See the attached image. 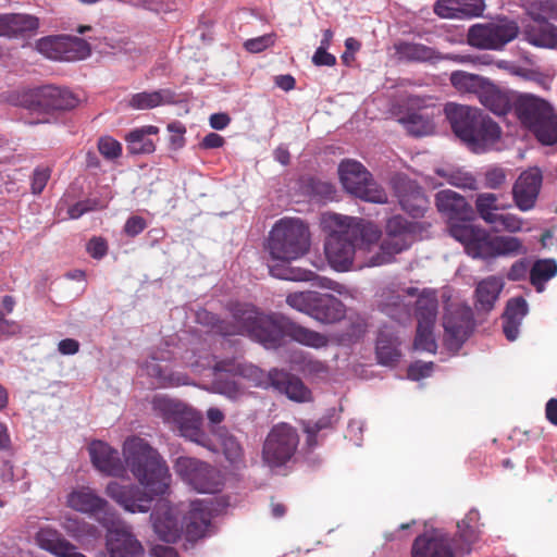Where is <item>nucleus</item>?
I'll list each match as a JSON object with an SVG mask.
<instances>
[{
  "instance_id": "nucleus-1",
  "label": "nucleus",
  "mask_w": 557,
  "mask_h": 557,
  "mask_svg": "<svg viewBox=\"0 0 557 557\" xmlns=\"http://www.w3.org/2000/svg\"><path fill=\"white\" fill-rule=\"evenodd\" d=\"M92 466L108 476L124 478L129 471L139 485L110 481L106 495L131 513L148 512L156 496L164 495L171 475L165 460L157 449L139 436L127 437L122 447L123 460L116 449L102 441L88 446Z\"/></svg>"
},
{
  "instance_id": "nucleus-2",
  "label": "nucleus",
  "mask_w": 557,
  "mask_h": 557,
  "mask_svg": "<svg viewBox=\"0 0 557 557\" xmlns=\"http://www.w3.org/2000/svg\"><path fill=\"white\" fill-rule=\"evenodd\" d=\"M187 366L199 374L208 371L207 376L212 377L214 391L230 399H238L245 394L240 380H247L256 387L273 386L297 403H307L312 399L311 391L300 379L277 369L265 374L256 366L237 360L215 361L211 356H200L195 361L187 360Z\"/></svg>"
},
{
  "instance_id": "nucleus-3",
  "label": "nucleus",
  "mask_w": 557,
  "mask_h": 557,
  "mask_svg": "<svg viewBox=\"0 0 557 557\" xmlns=\"http://www.w3.org/2000/svg\"><path fill=\"white\" fill-rule=\"evenodd\" d=\"M234 325L219 321L215 315L202 310L197 313V320L210 325L221 335L245 334L262 344L265 348H275L281 344L284 333L293 341L314 349L329 344L324 334L307 329L296 323H287L275 315L259 313L250 305H238L233 311Z\"/></svg>"
},
{
  "instance_id": "nucleus-4",
  "label": "nucleus",
  "mask_w": 557,
  "mask_h": 557,
  "mask_svg": "<svg viewBox=\"0 0 557 557\" xmlns=\"http://www.w3.org/2000/svg\"><path fill=\"white\" fill-rule=\"evenodd\" d=\"M321 227L326 234L324 252L329 264L338 272L369 268L372 248L382 236L381 230L362 219L325 212Z\"/></svg>"
},
{
  "instance_id": "nucleus-5",
  "label": "nucleus",
  "mask_w": 557,
  "mask_h": 557,
  "mask_svg": "<svg viewBox=\"0 0 557 557\" xmlns=\"http://www.w3.org/2000/svg\"><path fill=\"white\" fill-rule=\"evenodd\" d=\"M309 249L310 232L301 220H278L270 231L267 250L272 260L283 264L270 265V274L287 281H312L315 277L312 271L285 265L304 257Z\"/></svg>"
},
{
  "instance_id": "nucleus-6",
  "label": "nucleus",
  "mask_w": 557,
  "mask_h": 557,
  "mask_svg": "<svg viewBox=\"0 0 557 557\" xmlns=\"http://www.w3.org/2000/svg\"><path fill=\"white\" fill-rule=\"evenodd\" d=\"M180 513L181 510L173 508L168 500L158 502L150 519L160 540L173 543L180 539L183 531L189 540L205 536L211 520V510L205 500L190 503V509L184 522L181 521Z\"/></svg>"
},
{
  "instance_id": "nucleus-7",
  "label": "nucleus",
  "mask_w": 557,
  "mask_h": 557,
  "mask_svg": "<svg viewBox=\"0 0 557 557\" xmlns=\"http://www.w3.org/2000/svg\"><path fill=\"white\" fill-rule=\"evenodd\" d=\"M445 114L455 135L468 148L481 153L492 149L500 139L502 131L497 123L480 110L456 103L445 106Z\"/></svg>"
},
{
  "instance_id": "nucleus-8",
  "label": "nucleus",
  "mask_w": 557,
  "mask_h": 557,
  "mask_svg": "<svg viewBox=\"0 0 557 557\" xmlns=\"http://www.w3.org/2000/svg\"><path fill=\"white\" fill-rule=\"evenodd\" d=\"M421 231V225L417 222H410L403 216L396 215L387 220L385 224V235L382 242L376 243V247L369 253L370 265L380 267L391 263L395 257L410 248L417 240Z\"/></svg>"
},
{
  "instance_id": "nucleus-9",
  "label": "nucleus",
  "mask_w": 557,
  "mask_h": 557,
  "mask_svg": "<svg viewBox=\"0 0 557 557\" xmlns=\"http://www.w3.org/2000/svg\"><path fill=\"white\" fill-rule=\"evenodd\" d=\"M152 409L164 423L177 430L181 436L209 448V440L201 430L202 417L199 412L183 403L163 396L153 398Z\"/></svg>"
},
{
  "instance_id": "nucleus-10",
  "label": "nucleus",
  "mask_w": 557,
  "mask_h": 557,
  "mask_svg": "<svg viewBox=\"0 0 557 557\" xmlns=\"http://www.w3.org/2000/svg\"><path fill=\"white\" fill-rule=\"evenodd\" d=\"M517 114L542 144L557 141V116L548 102L531 95L524 96L518 102Z\"/></svg>"
},
{
  "instance_id": "nucleus-11",
  "label": "nucleus",
  "mask_w": 557,
  "mask_h": 557,
  "mask_svg": "<svg viewBox=\"0 0 557 557\" xmlns=\"http://www.w3.org/2000/svg\"><path fill=\"white\" fill-rule=\"evenodd\" d=\"M343 187L351 195L369 202L385 203L387 195L372 178L371 173L358 161L346 159L338 165Z\"/></svg>"
},
{
  "instance_id": "nucleus-12",
  "label": "nucleus",
  "mask_w": 557,
  "mask_h": 557,
  "mask_svg": "<svg viewBox=\"0 0 557 557\" xmlns=\"http://www.w3.org/2000/svg\"><path fill=\"white\" fill-rule=\"evenodd\" d=\"M519 33L518 23L504 17L494 22L472 25L468 30L467 41L471 47L478 49L500 51L515 40Z\"/></svg>"
},
{
  "instance_id": "nucleus-13",
  "label": "nucleus",
  "mask_w": 557,
  "mask_h": 557,
  "mask_svg": "<svg viewBox=\"0 0 557 557\" xmlns=\"http://www.w3.org/2000/svg\"><path fill=\"white\" fill-rule=\"evenodd\" d=\"M65 505L74 511L96 517L102 527L117 517L115 508L88 485L73 487L65 496Z\"/></svg>"
},
{
  "instance_id": "nucleus-14",
  "label": "nucleus",
  "mask_w": 557,
  "mask_h": 557,
  "mask_svg": "<svg viewBox=\"0 0 557 557\" xmlns=\"http://www.w3.org/2000/svg\"><path fill=\"white\" fill-rule=\"evenodd\" d=\"M299 444L297 431L287 423H278L269 432L262 449V459L270 468L288 462Z\"/></svg>"
},
{
  "instance_id": "nucleus-15",
  "label": "nucleus",
  "mask_w": 557,
  "mask_h": 557,
  "mask_svg": "<svg viewBox=\"0 0 557 557\" xmlns=\"http://www.w3.org/2000/svg\"><path fill=\"white\" fill-rule=\"evenodd\" d=\"M181 479L198 493L213 494L222 488L221 473L210 465L190 457H180L174 465Z\"/></svg>"
},
{
  "instance_id": "nucleus-16",
  "label": "nucleus",
  "mask_w": 557,
  "mask_h": 557,
  "mask_svg": "<svg viewBox=\"0 0 557 557\" xmlns=\"http://www.w3.org/2000/svg\"><path fill=\"white\" fill-rule=\"evenodd\" d=\"M77 101L67 89L44 86L23 92L17 104L33 112H52L73 109Z\"/></svg>"
},
{
  "instance_id": "nucleus-17",
  "label": "nucleus",
  "mask_w": 557,
  "mask_h": 557,
  "mask_svg": "<svg viewBox=\"0 0 557 557\" xmlns=\"http://www.w3.org/2000/svg\"><path fill=\"white\" fill-rule=\"evenodd\" d=\"M103 528L107 530L106 547L110 557H144L143 544L119 515L114 522Z\"/></svg>"
},
{
  "instance_id": "nucleus-18",
  "label": "nucleus",
  "mask_w": 557,
  "mask_h": 557,
  "mask_svg": "<svg viewBox=\"0 0 557 557\" xmlns=\"http://www.w3.org/2000/svg\"><path fill=\"white\" fill-rule=\"evenodd\" d=\"M36 48L48 59L58 61L83 60L90 54L89 45L84 39L72 36L42 38L37 41Z\"/></svg>"
},
{
  "instance_id": "nucleus-19",
  "label": "nucleus",
  "mask_w": 557,
  "mask_h": 557,
  "mask_svg": "<svg viewBox=\"0 0 557 557\" xmlns=\"http://www.w3.org/2000/svg\"><path fill=\"white\" fill-rule=\"evenodd\" d=\"M451 236L465 246L472 258H493V237L486 231L470 223L453 224Z\"/></svg>"
},
{
  "instance_id": "nucleus-20",
  "label": "nucleus",
  "mask_w": 557,
  "mask_h": 557,
  "mask_svg": "<svg viewBox=\"0 0 557 557\" xmlns=\"http://www.w3.org/2000/svg\"><path fill=\"white\" fill-rule=\"evenodd\" d=\"M409 104L417 108L399 117V123L413 136H428L434 133V117L440 109L426 103V99L414 96L409 98Z\"/></svg>"
},
{
  "instance_id": "nucleus-21",
  "label": "nucleus",
  "mask_w": 557,
  "mask_h": 557,
  "mask_svg": "<svg viewBox=\"0 0 557 557\" xmlns=\"http://www.w3.org/2000/svg\"><path fill=\"white\" fill-rule=\"evenodd\" d=\"M457 543L454 545L441 530H432L418 536L412 545V557H461Z\"/></svg>"
},
{
  "instance_id": "nucleus-22",
  "label": "nucleus",
  "mask_w": 557,
  "mask_h": 557,
  "mask_svg": "<svg viewBox=\"0 0 557 557\" xmlns=\"http://www.w3.org/2000/svg\"><path fill=\"white\" fill-rule=\"evenodd\" d=\"M435 206L438 212L448 220L450 234L453 224L469 223L473 214L466 198L450 189L441 190L435 195Z\"/></svg>"
},
{
  "instance_id": "nucleus-23",
  "label": "nucleus",
  "mask_w": 557,
  "mask_h": 557,
  "mask_svg": "<svg viewBox=\"0 0 557 557\" xmlns=\"http://www.w3.org/2000/svg\"><path fill=\"white\" fill-rule=\"evenodd\" d=\"M542 185V173L537 168L524 171L512 188L516 206L521 211L534 208Z\"/></svg>"
},
{
  "instance_id": "nucleus-24",
  "label": "nucleus",
  "mask_w": 557,
  "mask_h": 557,
  "mask_svg": "<svg viewBox=\"0 0 557 557\" xmlns=\"http://www.w3.org/2000/svg\"><path fill=\"white\" fill-rule=\"evenodd\" d=\"M395 190L403 210L414 218L424 214L428 209L429 200L417 183L400 177L395 184Z\"/></svg>"
},
{
  "instance_id": "nucleus-25",
  "label": "nucleus",
  "mask_w": 557,
  "mask_h": 557,
  "mask_svg": "<svg viewBox=\"0 0 557 557\" xmlns=\"http://www.w3.org/2000/svg\"><path fill=\"white\" fill-rule=\"evenodd\" d=\"M418 288L406 287L400 289H384L380 295L381 310L394 320L406 321L410 317L409 304L405 301L406 296L413 297Z\"/></svg>"
},
{
  "instance_id": "nucleus-26",
  "label": "nucleus",
  "mask_w": 557,
  "mask_h": 557,
  "mask_svg": "<svg viewBox=\"0 0 557 557\" xmlns=\"http://www.w3.org/2000/svg\"><path fill=\"white\" fill-rule=\"evenodd\" d=\"M37 545L55 557H87L79 553L77 547L69 542L63 535L51 527H44L38 530L35 536Z\"/></svg>"
},
{
  "instance_id": "nucleus-27",
  "label": "nucleus",
  "mask_w": 557,
  "mask_h": 557,
  "mask_svg": "<svg viewBox=\"0 0 557 557\" xmlns=\"http://www.w3.org/2000/svg\"><path fill=\"white\" fill-rule=\"evenodd\" d=\"M435 175L441 178V181H437L434 176L431 175H425L423 178L424 184L432 189L441 187L445 184L463 189L476 188V181L474 176L461 168L453 165L441 166L435 169Z\"/></svg>"
},
{
  "instance_id": "nucleus-28",
  "label": "nucleus",
  "mask_w": 557,
  "mask_h": 557,
  "mask_svg": "<svg viewBox=\"0 0 557 557\" xmlns=\"http://www.w3.org/2000/svg\"><path fill=\"white\" fill-rule=\"evenodd\" d=\"M522 37L530 45L540 48H554L557 46V26L548 21L522 23Z\"/></svg>"
},
{
  "instance_id": "nucleus-29",
  "label": "nucleus",
  "mask_w": 557,
  "mask_h": 557,
  "mask_svg": "<svg viewBox=\"0 0 557 557\" xmlns=\"http://www.w3.org/2000/svg\"><path fill=\"white\" fill-rule=\"evenodd\" d=\"M471 323V312L469 309L456 311L454 314H445L443 326L446 341L450 347L458 348L467 338Z\"/></svg>"
},
{
  "instance_id": "nucleus-30",
  "label": "nucleus",
  "mask_w": 557,
  "mask_h": 557,
  "mask_svg": "<svg viewBox=\"0 0 557 557\" xmlns=\"http://www.w3.org/2000/svg\"><path fill=\"white\" fill-rule=\"evenodd\" d=\"M395 52L400 60L408 62L435 63L443 60V55L433 47L412 41H398L394 45Z\"/></svg>"
},
{
  "instance_id": "nucleus-31",
  "label": "nucleus",
  "mask_w": 557,
  "mask_h": 557,
  "mask_svg": "<svg viewBox=\"0 0 557 557\" xmlns=\"http://www.w3.org/2000/svg\"><path fill=\"white\" fill-rule=\"evenodd\" d=\"M479 519V511L476 509H471L457 524L458 540L454 542L457 543V547L462 555L469 554L471 552V546L480 539L481 529Z\"/></svg>"
},
{
  "instance_id": "nucleus-32",
  "label": "nucleus",
  "mask_w": 557,
  "mask_h": 557,
  "mask_svg": "<svg viewBox=\"0 0 557 557\" xmlns=\"http://www.w3.org/2000/svg\"><path fill=\"white\" fill-rule=\"evenodd\" d=\"M416 318L418 325H435L438 313V298L436 290L424 288L417 292Z\"/></svg>"
},
{
  "instance_id": "nucleus-33",
  "label": "nucleus",
  "mask_w": 557,
  "mask_h": 557,
  "mask_svg": "<svg viewBox=\"0 0 557 557\" xmlns=\"http://www.w3.org/2000/svg\"><path fill=\"white\" fill-rule=\"evenodd\" d=\"M345 317L344 304L330 294L319 295L318 301L314 304L312 317L321 323H334Z\"/></svg>"
},
{
  "instance_id": "nucleus-34",
  "label": "nucleus",
  "mask_w": 557,
  "mask_h": 557,
  "mask_svg": "<svg viewBox=\"0 0 557 557\" xmlns=\"http://www.w3.org/2000/svg\"><path fill=\"white\" fill-rule=\"evenodd\" d=\"M478 98L482 106L497 115H505L511 109L508 94L487 81L479 91Z\"/></svg>"
},
{
  "instance_id": "nucleus-35",
  "label": "nucleus",
  "mask_w": 557,
  "mask_h": 557,
  "mask_svg": "<svg viewBox=\"0 0 557 557\" xmlns=\"http://www.w3.org/2000/svg\"><path fill=\"white\" fill-rule=\"evenodd\" d=\"M159 133V128L153 125H145L131 131L125 140L127 149L132 154L152 153L156 150L153 140L150 138Z\"/></svg>"
},
{
  "instance_id": "nucleus-36",
  "label": "nucleus",
  "mask_w": 557,
  "mask_h": 557,
  "mask_svg": "<svg viewBox=\"0 0 557 557\" xmlns=\"http://www.w3.org/2000/svg\"><path fill=\"white\" fill-rule=\"evenodd\" d=\"M503 287L504 282L499 277L488 276L482 280L475 289V308L481 311L492 310Z\"/></svg>"
},
{
  "instance_id": "nucleus-37",
  "label": "nucleus",
  "mask_w": 557,
  "mask_h": 557,
  "mask_svg": "<svg viewBox=\"0 0 557 557\" xmlns=\"http://www.w3.org/2000/svg\"><path fill=\"white\" fill-rule=\"evenodd\" d=\"M144 371L154 380L153 383L159 387H175L188 384L185 374L168 371L154 359L146 362Z\"/></svg>"
},
{
  "instance_id": "nucleus-38",
  "label": "nucleus",
  "mask_w": 557,
  "mask_h": 557,
  "mask_svg": "<svg viewBox=\"0 0 557 557\" xmlns=\"http://www.w3.org/2000/svg\"><path fill=\"white\" fill-rule=\"evenodd\" d=\"M174 100V95L169 89L156 91H143L134 94L127 101L129 108L134 110H149L159 106L170 103Z\"/></svg>"
},
{
  "instance_id": "nucleus-39",
  "label": "nucleus",
  "mask_w": 557,
  "mask_h": 557,
  "mask_svg": "<svg viewBox=\"0 0 557 557\" xmlns=\"http://www.w3.org/2000/svg\"><path fill=\"white\" fill-rule=\"evenodd\" d=\"M557 274V263L554 259H540L530 269V281L536 292L542 293L545 284Z\"/></svg>"
},
{
  "instance_id": "nucleus-40",
  "label": "nucleus",
  "mask_w": 557,
  "mask_h": 557,
  "mask_svg": "<svg viewBox=\"0 0 557 557\" xmlns=\"http://www.w3.org/2000/svg\"><path fill=\"white\" fill-rule=\"evenodd\" d=\"M399 342L396 337H388L385 331H381L376 341L377 360L383 366H394L400 357Z\"/></svg>"
},
{
  "instance_id": "nucleus-41",
  "label": "nucleus",
  "mask_w": 557,
  "mask_h": 557,
  "mask_svg": "<svg viewBox=\"0 0 557 557\" xmlns=\"http://www.w3.org/2000/svg\"><path fill=\"white\" fill-rule=\"evenodd\" d=\"M7 22L9 33L8 37H16L18 35L34 33L39 27V20L29 14H7Z\"/></svg>"
},
{
  "instance_id": "nucleus-42",
  "label": "nucleus",
  "mask_w": 557,
  "mask_h": 557,
  "mask_svg": "<svg viewBox=\"0 0 557 557\" xmlns=\"http://www.w3.org/2000/svg\"><path fill=\"white\" fill-rule=\"evenodd\" d=\"M451 85L459 92H468L478 95L482 86L486 82L485 78L465 71H455L449 78Z\"/></svg>"
},
{
  "instance_id": "nucleus-43",
  "label": "nucleus",
  "mask_w": 557,
  "mask_h": 557,
  "mask_svg": "<svg viewBox=\"0 0 557 557\" xmlns=\"http://www.w3.org/2000/svg\"><path fill=\"white\" fill-rule=\"evenodd\" d=\"M475 207L479 215L488 224L494 223L497 211L506 209L505 205L498 203L497 196L492 193L478 195Z\"/></svg>"
},
{
  "instance_id": "nucleus-44",
  "label": "nucleus",
  "mask_w": 557,
  "mask_h": 557,
  "mask_svg": "<svg viewBox=\"0 0 557 557\" xmlns=\"http://www.w3.org/2000/svg\"><path fill=\"white\" fill-rule=\"evenodd\" d=\"M61 527L78 542H83L87 536L94 537L97 533L95 525L74 517H64Z\"/></svg>"
},
{
  "instance_id": "nucleus-45",
  "label": "nucleus",
  "mask_w": 557,
  "mask_h": 557,
  "mask_svg": "<svg viewBox=\"0 0 557 557\" xmlns=\"http://www.w3.org/2000/svg\"><path fill=\"white\" fill-rule=\"evenodd\" d=\"M319 295L320 293L314 290L292 293L287 295L286 302L293 309L312 317Z\"/></svg>"
},
{
  "instance_id": "nucleus-46",
  "label": "nucleus",
  "mask_w": 557,
  "mask_h": 557,
  "mask_svg": "<svg viewBox=\"0 0 557 557\" xmlns=\"http://www.w3.org/2000/svg\"><path fill=\"white\" fill-rule=\"evenodd\" d=\"M528 22H543L555 18V0H532L525 7Z\"/></svg>"
},
{
  "instance_id": "nucleus-47",
  "label": "nucleus",
  "mask_w": 557,
  "mask_h": 557,
  "mask_svg": "<svg viewBox=\"0 0 557 557\" xmlns=\"http://www.w3.org/2000/svg\"><path fill=\"white\" fill-rule=\"evenodd\" d=\"M493 257L517 256L524 252L522 242L517 237L496 236L493 237Z\"/></svg>"
},
{
  "instance_id": "nucleus-48",
  "label": "nucleus",
  "mask_w": 557,
  "mask_h": 557,
  "mask_svg": "<svg viewBox=\"0 0 557 557\" xmlns=\"http://www.w3.org/2000/svg\"><path fill=\"white\" fill-rule=\"evenodd\" d=\"M434 325H418L414 348L422 351L435 352L436 342L433 335Z\"/></svg>"
},
{
  "instance_id": "nucleus-49",
  "label": "nucleus",
  "mask_w": 557,
  "mask_h": 557,
  "mask_svg": "<svg viewBox=\"0 0 557 557\" xmlns=\"http://www.w3.org/2000/svg\"><path fill=\"white\" fill-rule=\"evenodd\" d=\"M491 225H493L496 231L504 230L510 233H517L522 230L523 220L511 213H497L494 219V223H491Z\"/></svg>"
},
{
  "instance_id": "nucleus-50",
  "label": "nucleus",
  "mask_w": 557,
  "mask_h": 557,
  "mask_svg": "<svg viewBox=\"0 0 557 557\" xmlns=\"http://www.w3.org/2000/svg\"><path fill=\"white\" fill-rule=\"evenodd\" d=\"M528 313V304L521 297H516L508 300L503 319L517 321L522 323V320Z\"/></svg>"
},
{
  "instance_id": "nucleus-51",
  "label": "nucleus",
  "mask_w": 557,
  "mask_h": 557,
  "mask_svg": "<svg viewBox=\"0 0 557 557\" xmlns=\"http://www.w3.org/2000/svg\"><path fill=\"white\" fill-rule=\"evenodd\" d=\"M434 12L443 18H456L462 15L461 0H437Z\"/></svg>"
},
{
  "instance_id": "nucleus-52",
  "label": "nucleus",
  "mask_w": 557,
  "mask_h": 557,
  "mask_svg": "<svg viewBox=\"0 0 557 557\" xmlns=\"http://www.w3.org/2000/svg\"><path fill=\"white\" fill-rule=\"evenodd\" d=\"M221 445L226 459L232 463H238L243 460V448L238 441L232 435L221 437Z\"/></svg>"
},
{
  "instance_id": "nucleus-53",
  "label": "nucleus",
  "mask_w": 557,
  "mask_h": 557,
  "mask_svg": "<svg viewBox=\"0 0 557 557\" xmlns=\"http://www.w3.org/2000/svg\"><path fill=\"white\" fill-rule=\"evenodd\" d=\"M26 471L14 467L10 460H3L0 467L1 483L8 486H13L16 482L24 479Z\"/></svg>"
},
{
  "instance_id": "nucleus-54",
  "label": "nucleus",
  "mask_w": 557,
  "mask_h": 557,
  "mask_svg": "<svg viewBox=\"0 0 557 557\" xmlns=\"http://www.w3.org/2000/svg\"><path fill=\"white\" fill-rule=\"evenodd\" d=\"M275 34H265L256 38L248 39L244 42V47L251 53H259L272 47L275 42Z\"/></svg>"
},
{
  "instance_id": "nucleus-55",
  "label": "nucleus",
  "mask_w": 557,
  "mask_h": 557,
  "mask_svg": "<svg viewBox=\"0 0 557 557\" xmlns=\"http://www.w3.org/2000/svg\"><path fill=\"white\" fill-rule=\"evenodd\" d=\"M99 152L107 159H116L121 156V144L110 136L101 137L98 141Z\"/></svg>"
},
{
  "instance_id": "nucleus-56",
  "label": "nucleus",
  "mask_w": 557,
  "mask_h": 557,
  "mask_svg": "<svg viewBox=\"0 0 557 557\" xmlns=\"http://www.w3.org/2000/svg\"><path fill=\"white\" fill-rule=\"evenodd\" d=\"M104 206L96 199H87V200L79 201V202L75 203L74 206H72L69 209V215L71 219H78L86 212H89V211H92L96 209H101Z\"/></svg>"
},
{
  "instance_id": "nucleus-57",
  "label": "nucleus",
  "mask_w": 557,
  "mask_h": 557,
  "mask_svg": "<svg viewBox=\"0 0 557 557\" xmlns=\"http://www.w3.org/2000/svg\"><path fill=\"white\" fill-rule=\"evenodd\" d=\"M51 175L48 166H38L35 169L32 177V190L34 194H40L46 187Z\"/></svg>"
},
{
  "instance_id": "nucleus-58",
  "label": "nucleus",
  "mask_w": 557,
  "mask_h": 557,
  "mask_svg": "<svg viewBox=\"0 0 557 557\" xmlns=\"http://www.w3.org/2000/svg\"><path fill=\"white\" fill-rule=\"evenodd\" d=\"M331 423H332V421H331V418H329V417H323L315 422H307L305 424V432L307 433V436H308V444L310 446L314 445L315 444L314 437L317 436V434L320 431L331 426Z\"/></svg>"
},
{
  "instance_id": "nucleus-59",
  "label": "nucleus",
  "mask_w": 557,
  "mask_h": 557,
  "mask_svg": "<svg viewBox=\"0 0 557 557\" xmlns=\"http://www.w3.org/2000/svg\"><path fill=\"white\" fill-rule=\"evenodd\" d=\"M433 368V362L417 361L409 367L408 377L413 381H419L423 377H428L431 375Z\"/></svg>"
},
{
  "instance_id": "nucleus-60",
  "label": "nucleus",
  "mask_w": 557,
  "mask_h": 557,
  "mask_svg": "<svg viewBox=\"0 0 557 557\" xmlns=\"http://www.w3.org/2000/svg\"><path fill=\"white\" fill-rule=\"evenodd\" d=\"M506 181V173L502 168H493L485 173V185L488 188H498Z\"/></svg>"
},
{
  "instance_id": "nucleus-61",
  "label": "nucleus",
  "mask_w": 557,
  "mask_h": 557,
  "mask_svg": "<svg viewBox=\"0 0 557 557\" xmlns=\"http://www.w3.org/2000/svg\"><path fill=\"white\" fill-rule=\"evenodd\" d=\"M484 8V0H461L462 15L478 16Z\"/></svg>"
},
{
  "instance_id": "nucleus-62",
  "label": "nucleus",
  "mask_w": 557,
  "mask_h": 557,
  "mask_svg": "<svg viewBox=\"0 0 557 557\" xmlns=\"http://www.w3.org/2000/svg\"><path fill=\"white\" fill-rule=\"evenodd\" d=\"M108 250V246L102 238L95 237L91 238L87 245V251L92 258L100 259L102 258Z\"/></svg>"
},
{
  "instance_id": "nucleus-63",
  "label": "nucleus",
  "mask_w": 557,
  "mask_h": 557,
  "mask_svg": "<svg viewBox=\"0 0 557 557\" xmlns=\"http://www.w3.org/2000/svg\"><path fill=\"white\" fill-rule=\"evenodd\" d=\"M528 272H529V264L525 260L522 259V260L516 261L511 265L507 276L510 281H519V280L525 277Z\"/></svg>"
},
{
  "instance_id": "nucleus-64",
  "label": "nucleus",
  "mask_w": 557,
  "mask_h": 557,
  "mask_svg": "<svg viewBox=\"0 0 557 557\" xmlns=\"http://www.w3.org/2000/svg\"><path fill=\"white\" fill-rule=\"evenodd\" d=\"M146 227V222L140 216L129 218L124 226V231L129 236H136L141 233Z\"/></svg>"
}]
</instances>
